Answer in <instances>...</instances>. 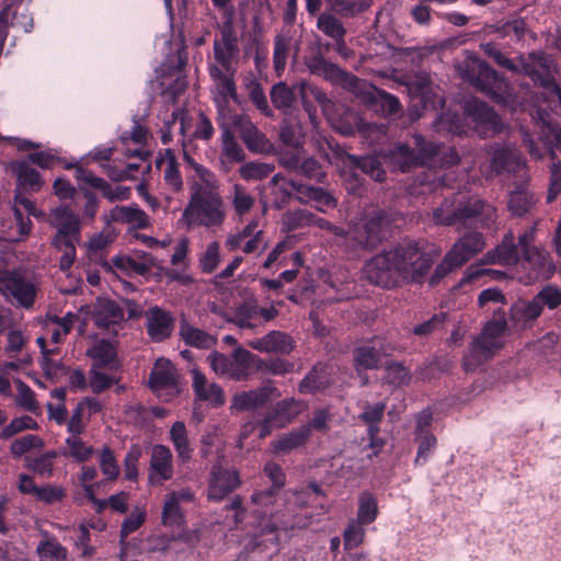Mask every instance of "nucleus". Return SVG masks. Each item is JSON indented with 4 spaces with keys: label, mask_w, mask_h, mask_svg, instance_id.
Here are the masks:
<instances>
[{
    "label": "nucleus",
    "mask_w": 561,
    "mask_h": 561,
    "mask_svg": "<svg viewBox=\"0 0 561 561\" xmlns=\"http://www.w3.org/2000/svg\"><path fill=\"white\" fill-rule=\"evenodd\" d=\"M458 71L462 79L494 102L510 107L513 112L529 111L536 133L539 134V139L551 158H554V150L561 151V129L551 121L546 110L537 106L534 111L533 107L528 108L526 104L518 102L517 98L510 92L508 84L484 61L473 54H468L459 64Z\"/></svg>",
    "instance_id": "obj_1"
},
{
    "label": "nucleus",
    "mask_w": 561,
    "mask_h": 561,
    "mask_svg": "<svg viewBox=\"0 0 561 561\" xmlns=\"http://www.w3.org/2000/svg\"><path fill=\"white\" fill-rule=\"evenodd\" d=\"M432 263L430 253L409 242L375 255L365 263L363 274L371 284L392 288L405 282H419Z\"/></svg>",
    "instance_id": "obj_2"
},
{
    "label": "nucleus",
    "mask_w": 561,
    "mask_h": 561,
    "mask_svg": "<svg viewBox=\"0 0 561 561\" xmlns=\"http://www.w3.org/2000/svg\"><path fill=\"white\" fill-rule=\"evenodd\" d=\"M414 142L417 153L411 151L405 145H398L392 150L382 154V163L393 170L405 172L413 167L423 165L432 159L435 160V158L440 153L444 156V163L446 164H455L459 160V157L454 149H442L433 144H426L420 135L414 136ZM347 160L352 167L359 168L375 181H383L385 170L381 167V160L379 157L367 156L357 158L355 156H347Z\"/></svg>",
    "instance_id": "obj_3"
},
{
    "label": "nucleus",
    "mask_w": 561,
    "mask_h": 561,
    "mask_svg": "<svg viewBox=\"0 0 561 561\" xmlns=\"http://www.w3.org/2000/svg\"><path fill=\"white\" fill-rule=\"evenodd\" d=\"M264 472L273 482V486L265 491H255L251 496V513L256 519L260 535H272L268 539L276 542L274 533L277 529L304 527L305 524L286 518V493L278 496L277 492L285 484V473L279 465L270 461L264 466Z\"/></svg>",
    "instance_id": "obj_4"
},
{
    "label": "nucleus",
    "mask_w": 561,
    "mask_h": 561,
    "mask_svg": "<svg viewBox=\"0 0 561 561\" xmlns=\"http://www.w3.org/2000/svg\"><path fill=\"white\" fill-rule=\"evenodd\" d=\"M490 164L481 170L486 178L507 173L518 178L519 182L510 194L508 209L514 216H523L536 204L534 194L527 188L529 180L526 159L515 145L494 144L488 147Z\"/></svg>",
    "instance_id": "obj_5"
},
{
    "label": "nucleus",
    "mask_w": 561,
    "mask_h": 561,
    "mask_svg": "<svg viewBox=\"0 0 561 561\" xmlns=\"http://www.w3.org/2000/svg\"><path fill=\"white\" fill-rule=\"evenodd\" d=\"M12 171L16 176L13 207L16 227L14 230L4 232L2 238L10 242H18L31 232L32 222L28 216L42 215L25 194L38 192L44 182L39 173L26 160L12 163Z\"/></svg>",
    "instance_id": "obj_6"
},
{
    "label": "nucleus",
    "mask_w": 561,
    "mask_h": 561,
    "mask_svg": "<svg viewBox=\"0 0 561 561\" xmlns=\"http://www.w3.org/2000/svg\"><path fill=\"white\" fill-rule=\"evenodd\" d=\"M497 211L494 206L485 201L467 196L461 192L446 197L442 205L434 209L433 220L442 226H466L471 220H477L482 227H490L495 222Z\"/></svg>",
    "instance_id": "obj_7"
},
{
    "label": "nucleus",
    "mask_w": 561,
    "mask_h": 561,
    "mask_svg": "<svg viewBox=\"0 0 561 561\" xmlns=\"http://www.w3.org/2000/svg\"><path fill=\"white\" fill-rule=\"evenodd\" d=\"M507 322L503 311L494 312L493 319L486 322L477 336L469 353L463 357L466 371L476 370L484 360L491 358L505 343Z\"/></svg>",
    "instance_id": "obj_8"
},
{
    "label": "nucleus",
    "mask_w": 561,
    "mask_h": 561,
    "mask_svg": "<svg viewBox=\"0 0 561 561\" xmlns=\"http://www.w3.org/2000/svg\"><path fill=\"white\" fill-rule=\"evenodd\" d=\"M49 222L56 229L53 245L62 251L59 266L61 271L66 272L76 259V245L80 241L81 222L76 214L64 206L51 210Z\"/></svg>",
    "instance_id": "obj_9"
},
{
    "label": "nucleus",
    "mask_w": 561,
    "mask_h": 561,
    "mask_svg": "<svg viewBox=\"0 0 561 561\" xmlns=\"http://www.w3.org/2000/svg\"><path fill=\"white\" fill-rule=\"evenodd\" d=\"M225 219L226 210L220 193L191 195L181 218L187 229L198 226L206 228L219 227Z\"/></svg>",
    "instance_id": "obj_10"
},
{
    "label": "nucleus",
    "mask_w": 561,
    "mask_h": 561,
    "mask_svg": "<svg viewBox=\"0 0 561 561\" xmlns=\"http://www.w3.org/2000/svg\"><path fill=\"white\" fill-rule=\"evenodd\" d=\"M485 247L480 232H470L461 237L446 253L444 260L436 266L432 283L444 277L455 268L460 267Z\"/></svg>",
    "instance_id": "obj_11"
},
{
    "label": "nucleus",
    "mask_w": 561,
    "mask_h": 561,
    "mask_svg": "<svg viewBox=\"0 0 561 561\" xmlns=\"http://www.w3.org/2000/svg\"><path fill=\"white\" fill-rule=\"evenodd\" d=\"M255 359V355L242 347L236 348L230 356L217 352L208 356L210 367L217 375L234 380L248 379Z\"/></svg>",
    "instance_id": "obj_12"
},
{
    "label": "nucleus",
    "mask_w": 561,
    "mask_h": 561,
    "mask_svg": "<svg viewBox=\"0 0 561 561\" xmlns=\"http://www.w3.org/2000/svg\"><path fill=\"white\" fill-rule=\"evenodd\" d=\"M0 293L16 306L31 308L34 305L37 288L33 280L20 271L0 270Z\"/></svg>",
    "instance_id": "obj_13"
},
{
    "label": "nucleus",
    "mask_w": 561,
    "mask_h": 561,
    "mask_svg": "<svg viewBox=\"0 0 561 561\" xmlns=\"http://www.w3.org/2000/svg\"><path fill=\"white\" fill-rule=\"evenodd\" d=\"M213 80L214 101L219 117H226L232 113L230 104L238 102L237 88L234 83L236 69H218L208 67Z\"/></svg>",
    "instance_id": "obj_14"
},
{
    "label": "nucleus",
    "mask_w": 561,
    "mask_h": 561,
    "mask_svg": "<svg viewBox=\"0 0 561 561\" xmlns=\"http://www.w3.org/2000/svg\"><path fill=\"white\" fill-rule=\"evenodd\" d=\"M149 386L159 398L165 401L180 392L179 376L170 360L165 358L156 360L150 374Z\"/></svg>",
    "instance_id": "obj_15"
},
{
    "label": "nucleus",
    "mask_w": 561,
    "mask_h": 561,
    "mask_svg": "<svg viewBox=\"0 0 561 561\" xmlns=\"http://www.w3.org/2000/svg\"><path fill=\"white\" fill-rule=\"evenodd\" d=\"M465 113L482 137H488L489 133L497 134L505 127L499 115L486 103L477 99L466 102Z\"/></svg>",
    "instance_id": "obj_16"
},
{
    "label": "nucleus",
    "mask_w": 561,
    "mask_h": 561,
    "mask_svg": "<svg viewBox=\"0 0 561 561\" xmlns=\"http://www.w3.org/2000/svg\"><path fill=\"white\" fill-rule=\"evenodd\" d=\"M481 48L485 55L493 58V60L501 67H504L508 70L523 72L528 76L535 83L540 85V79L538 78V73L542 72V68L539 64H535L531 60L534 55H542L548 57L546 54L541 51H534L528 55V57L520 56L518 61L515 62L512 59L507 58L504 54H502L494 44L485 43L481 45Z\"/></svg>",
    "instance_id": "obj_17"
},
{
    "label": "nucleus",
    "mask_w": 561,
    "mask_h": 561,
    "mask_svg": "<svg viewBox=\"0 0 561 561\" xmlns=\"http://www.w3.org/2000/svg\"><path fill=\"white\" fill-rule=\"evenodd\" d=\"M238 54V39L232 30L231 23L224 24L220 31V38L214 42V59L208 67L218 69H236L233 60Z\"/></svg>",
    "instance_id": "obj_18"
},
{
    "label": "nucleus",
    "mask_w": 561,
    "mask_h": 561,
    "mask_svg": "<svg viewBox=\"0 0 561 561\" xmlns=\"http://www.w3.org/2000/svg\"><path fill=\"white\" fill-rule=\"evenodd\" d=\"M519 266L525 272V283H531L540 277L548 278L556 270L548 252L537 247H533L531 250L523 253Z\"/></svg>",
    "instance_id": "obj_19"
},
{
    "label": "nucleus",
    "mask_w": 561,
    "mask_h": 561,
    "mask_svg": "<svg viewBox=\"0 0 561 561\" xmlns=\"http://www.w3.org/2000/svg\"><path fill=\"white\" fill-rule=\"evenodd\" d=\"M178 119H180V131L185 138L209 140L214 135L215 130L210 119L202 112L195 117H187L185 112L173 111L172 121L167 122L168 128Z\"/></svg>",
    "instance_id": "obj_20"
},
{
    "label": "nucleus",
    "mask_w": 561,
    "mask_h": 561,
    "mask_svg": "<svg viewBox=\"0 0 561 561\" xmlns=\"http://www.w3.org/2000/svg\"><path fill=\"white\" fill-rule=\"evenodd\" d=\"M174 472L173 455L169 447L158 444L152 447L148 480L151 485H162L172 479Z\"/></svg>",
    "instance_id": "obj_21"
},
{
    "label": "nucleus",
    "mask_w": 561,
    "mask_h": 561,
    "mask_svg": "<svg viewBox=\"0 0 561 561\" xmlns=\"http://www.w3.org/2000/svg\"><path fill=\"white\" fill-rule=\"evenodd\" d=\"M239 484L240 479L236 470L224 468L220 463H216L211 469L208 499L211 501H221Z\"/></svg>",
    "instance_id": "obj_22"
},
{
    "label": "nucleus",
    "mask_w": 561,
    "mask_h": 561,
    "mask_svg": "<svg viewBox=\"0 0 561 561\" xmlns=\"http://www.w3.org/2000/svg\"><path fill=\"white\" fill-rule=\"evenodd\" d=\"M75 175L80 183H84L90 187L100 190L103 196L110 202L126 201L130 197V187L123 185L112 186L102 178L96 176L91 171L81 167L76 168Z\"/></svg>",
    "instance_id": "obj_23"
},
{
    "label": "nucleus",
    "mask_w": 561,
    "mask_h": 561,
    "mask_svg": "<svg viewBox=\"0 0 561 561\" xmlns=\"http://www.w3.org/2000/svg\"><path fill=\"white\" fill-rule=\"evenodd\" d=\"M280 392L272 386L261 387L250 391L237 393L232 398V411L256 410L266 404L271 398H278Z\"/></svg>",
    "instance_id": "obj_24"
},
{
    "label": "nucleus",
    "mask_w": 561,
    "mask_h": 561,
    "mask_svg": "<svg viewBox=\"0 0 561 561\" xmlns=\"http://www.w3.org/2000/svg\"><path fill=\"white\" fill-rule=\"evenodd\" d=\"M385 218L381 211H377L369 219L356 224L350 232L352 238L363 248L375 247L382 238Z\"/></svg>",
    "instance_id": "obj_25"
},
{
    "label": "nucleus",
    "mask_w": 561,
    "mask_h": 561,
    "mask_svg": "<svg viewBox=\"0 0 561 561\" xmlns=\"http://www.w3.org/2000/svg\"><path fill=\"white\" fill-rule=\"evenodd\" d=\"M81 313H91L95 325L100 328H110L121 323L124 320V310L114 301L108 299H98L93 308L84 307Z\"/></svg>",
    "instance_id": "obj_26"
},
{
    "label": "nucleus",
    "mask_w": 561,
    "mask_h": 561,
    "mask_svg": "<svg viewBox=\"0 0 561 561\" xmlns=\"http://www.w3.org/2000/svg\"><path fill=\"white\" fill-rule=\"evenodd\" d=\"M233 130L240 134L242 140L251 151L263 152L268 148L265 136L245 116L230 114Z\"/></svg>",
    "instance_id": "obj_27"
},
{
    "label": "nucleus",
    "mask_w": 561,
    "mask_h": 561,
    "mask_svg": "<svg viewBox=\"0 0 561 561\" xmlns=\"http://www.w3.org/2000/svg\"><path fill=\"white\" fill-rule=\"evenodd\" d=\"M106 224L123 222L135 229H145L150 226L148 215L136 204L128 206H115L108 213L103 215Z\"/></svg>",
    "instance_id": "obj_28"
},
{
    "label": "nucleus",
    "mask_w": 561,
    "mask_h": 561,
    "mask_svg": "<svg viewBox=\"0 0 561 561\" xmlns=\"http://www.w3.org/2000/svg\"><path fill=\"white\" fill-rule=\"evenodd\" d=\"M248 345L261 353L289 354L294 350V341L285 332L271 331L262 337L253 339Z\"/></svg>",
    "instance_id": "obj_29"
},
{
    "label": "nucleus",
    "mask_w": 561,
    "mask_h": 561,
    "mask_svg": "<svg viewBox=\"0 0 561 561\" xmlns=\"http://www.w3.org/2000/svg\"><path fill=\"white\" fill-rule=\"evenodd\" d=\"M515 237L512 231L507 232L501 243L489 251L482 259L483 264H500L505 266L519 265L522 259L518 256Z\"/></svg>",
    "instance_id": "obj_30"
},
{
    "label": "nucleus",
    "mask_w": 561,
    "mask_h": 561,
    "mask_svg": "<svg viewBox=\"0 0 561 561\" xmlns=\"http://www.w3.org/2000/svg\"><path fill=\"white\" fill-rule=\"evenodd\" d=\"M147 332L152 341L160 342L171 335L174 319L169 311L152 307L146 312Z\"/></svg>",
    "instance_id": "obj_31"
},
{
    "label": "nucleus",
    "mask_w": 561,
    "mask_h": 561,
    "mask_svg": "<svg viewBox=\"0 0 561 561\" xmlns=\"http://www.w3.org/2000/svg\"><path fill=\"white\" fill-rule=\"evenodd\" d=\"M185 161L192 167L196 174L191 186V195H211L219 193V181L217 176L204 165L195 162L187 153H184Z\"/></svg>",
    "instance_id": "obj_32"
},
{
    "label": "nucleus",
    "mask_w": 561,
    "mask_h": 561,
    "mask_svg": "<svg viewBox=\"0 0 561 561\" xmlns=\"http://www.w3.org/2000/svg\"><path fill=\"white\" fill-rule=\"evenodd\" d=\"M0 333L5 336L4 353L12 357L21 354L30 341L26 328L21 324L0 322Z\"/></svg>",
    "instance_id": "obj_33"
},
{
    "label": "nucleus",
    "mask_w": 561,
    "mask_h": 561,
    "mask_svg": "<svg viewBox=\"0 0 561 561\" xmlns=\"http://www.w3.org/2000/svg\"><path fill=\"white\" fill-rule=\"evenodd\" d=\"M193 374V389L199 400H204L214 407L222 405L225 402V394L222 389L213 382H208L206 377L197 369L192 370Z\"/></svg>",
    "instance_id": "obj_34"
},
{
    "label": "nucleus",
    "mask_w": 561,
    "mask_h": 561,
    "mask_svg": "<svg viewBox=\"0 0 561 561\" xmlns=\"http://www.w3.org/2000/svg\"><path fill=\"white\" fill-rule=\"evenodd\" d=\"M321 77L334 84H340L347 88L355 94H359L362 89L367 88V83L357 79L355 76L342 70L339 66L329 62L327 64Z\"/></svg>",
    "instance_id": "obj_35"
},
{
    "label": "nucleus",
    "mask_w": 561,
    "mask_h": 561,
    "mask_svg": "<svg viewBox=\"0 0 561 561\" xmlns=\"http://www.w3.org/2000/svg\"><path fill=\"white\" fill-rule=\"evenodd\" d=\"M371 343L373 345H364L355 352L354 360L359 375L365 369L377 368L381 363V352L386 353L380 339H375Z\"/></svg>",
    "instance_id": "obj_36"
},
{
    "label": "nucleus",
    "mask_w": 561,
    "mask_h": 561,
    "mask_svg": "<svg viewBox=\"0 0 561 561\" xmlns=\"http://www.w3.org/2000/svg\"><path fill=\"white\" fill-rule=\"evenodd\" d=\"M310 437V426H300L275 439L271 446L274 454H288L306 444Z\"/></svg>",
    "instance_id": "obj_37"
},
{
    "label": "nucleus",
    "mask_w": 561,
    "mask_h": 561,
    "mask_svg": "<svg viewBox=\"0 0 561 561\" xmlns=\"http://www.w3.org/2000/svg\"><path fill=\"white\" fill-rule=\"evenodd\" d=\"M306 408L307 405L304 401L294 398L277 402L272 411L273 416L276 419V427L280 428L291 423Z\"/></svg>",
    "instance_id": "obj_38"
},
{
    "label": "nucleus",
    "mask_w": 561,
    "mask_h": 561,
    "mask_svg": "<svg viewBox=\"0 0 561 561\" xmlns=\"http://www.w3.org/2000/svg\"><path fill=\"white\" fill-rule=\"evenodd\" d=\"M156 165L163 171L164 181L172 190L179 191L182 187V176L175 161V156L171 149H165V151L157 158Z\"/></svg>",
    "instance_id": "obj_39"
},
{
    "label": "nucleus",
    "mask_w": 561,
    "mask_h": 561,
    "mask_svg": "<svg viewBox=\"0 0 561 561\" xmlns=\"http://www.w3.org/2000/svg\"><path fill=\"white\" fill-rule=\"evenodd\" d=\"M169 436L176 451L178 458L183 462L190 460L194 449L188 439L185 424L182 421H176L171 426Z\"/></svg>",
    "instance_id": "obj_40"
},
{
    "label": "nucleus",
    "mask_w": 561,
    "mask_h": 561,
    "mask_svg": "<svg viewBox=\"0 0 561 561\" xmlns=\"http://www.w3.org/2000/svg\"><path fill=\"white\" fill-rule=\"evenodd\" d=\"M331 368L327 365H316L313 369L299 383V392L312 393L328 387L331 381L329 375Z\"/></svg>",
    "instance_id": "obj_41"
},
{
    "label": "nucleus",
    "mask_w": 561,
    "mask_h": 561,
    "mask_svg": "<svg viewBox=\"0 0 561 561\" xmlns=\"http://www.w3.org/2000/svg\"><path fill=\"white\" fill-rule=\"evenodd\" d=\"M542 310L538 302L533 298L531 300H519L511 308V319L514 323L526 327L536 320Z\"/></svg>",
    "instance_id": "obj_42"
},
{
    "label": "nucleus",
    "mask_w": 561,
    "mask_h": 561,
    "mask_svg": "<svg viewBox=\"0 0 561 561\" xmlns=\"http://www.w3.org/2000/svg\"><path fill=\"white\" fill-rule=\"evenodd\" d=\"M87 354L93 360L95 367L114 368L116 365V350L115 346L104 340H100L91 346Z\"/></svg>",
    "instance_id": "obj_43"
},
{
    "label": "nucleus",
    "mask_w": 561,
    "mask_h": 561,
    "mask_svg": "<svg viewBox=\"0 0 561 561\" xmlns=\"http://www.w3.org/2000/svg\"><path fill=\"white\" fill-rule=\"evenodd\" d=\"M302 195L297 197V201L304 204L313 203L314 207L322 213L336 206V201L323 188L307 186L300 188Z\"/></svg>",
    "instance_id": "obj_44"
},
{
    "label": "nucleus",
    "mask_w": 561,
    "mask_h": 561,
    "mask_svg": "<svg viewBox=\"0 0 561 561\" xmlns=\"http://www.w3.org/2000/svg\"><path fill=\"white\" fill-rule=\"evenodd\" d=\"M311 491L316 495H322V490L320 485L316 482H310L305 490L298 492V491H288L286 492V507H285V514L286 518L289 520H296L295 511L297 507H301L307 504V495L308 492ZM300 524H302L300 520H298ZM305 525L307 523H304Z\"/></svg>",
    "instance_id": "obj_45"
},
{
    "label": "nucleus",
    "mask_w": 561,
    "mask_h": 561,
    "mask_svg": "<svg viewBox=\"0 0 561 561\" xmlns=\"http://www.w3.org/2000/svg\"><path fill=\"white\" fill-rule=\"evenodd\" d=\"M219 124L222 129V151L231 160L239 161L243 157V152L237 140L234 139L230 115L219 117Z\"/></svg>",
    "instance_id": "obj_46"
},
{
    "label": "nucleus",
    "mask_w": 561,
    "mask_h": 561,
    "mask_svg": "<svg viewBox=\"0 0 561 561\" xmlns=\"http://www.w3.org/2000/svg\"><path fill=\"white\" fill-rule=\"evenodd\" d=\"M360 93L366 96V101L377 102L385 115H393L400 111L399 100L387 92L374 90L373 87L367 84V88L362 89Z\"/></svg>",
    "instance_id": "obj_47"
},
{
    "label": "nucleus",
    "mask_w": 561,
    "mask_h": 561,
    "mask_svg": "<svg viewBox=\"0 0 561 561\" xmlns=\"http://www.w3.org/2000/svg\"><path fill=\"white\" fill-rule=\"evenodd\" d=\"M317 25L321 32L334 39L337 46L344 45L345 28L336 18L329 13H322L318 18Z\"/></svg>",
    "instance_id": "obj_48"
},
{
    "label": "nucleus",
    "mask_w": 561,
    "mask_h": 561,
    "mask_svg": "<svg viewBox=\"0 0 561 561\" xmlns=\"http://www.w3.org/2000/svg\"><path fill=\"white\" fill-rule=\"evenodd\" d=\"M180 334L186 344L198 348H209L215 344V339L210 334L188 323L181 324Z\"/></svg>",
    "instance_id": "obj_49"
},
{
    "label": "nucleus",
    "mask_w": 561,
    "mask_h": 561,
    "mask_svg": "<svg viewBox=\"0 0 561 561\" xmlns=\"http://www.w3.org/2000/svg\"><path fill=\"white\" fill-rule=\"evenodd\" d=\"M231 204L239 217L249 214L255 204V198L241 184H234L231 190Z\"/></svg>",
    "instance_id": "obj_50"
},
{
    "label": "nucleus",
    "mask_w": 561,
    "mask_h": 561,
    "mask_svg": "<svg viewBox=\"0 0 561 561\" xmlns=\"http://www.w3.org/2000/svg\"><path fill=\"white\" fill-rule=\"evenodd\" d=\"M121 139L126 145L129 141H131L135 145V148H133V149L128 148L127 149V156L138 157L141 160L145 159V157L147 154V151L144 149V145H145L146 139H147V130L142 126L136 124L134 126L131 133L130 134H123L121 136Z\"/></svg>",
    "instance_id": "obj_51"
},
{
    "label": "nucleus",
    "mask_w": 561,
    "mask_h": 561,
    "mask_svg": "<svg viewBox=\"0 0 561 561\" xmlns=\"http://www.w3.org/2000/svg\"><path fill=\"white\" fill-rule=\"evenodd\" d=\"M39 561H66L67 550L56 539H46L36 548Z\"/></svg>",
    "instance_id": "obj_52"
},
{
    "label": "nucleus",
    "mask_w": 561,
    "mask_h": 561,
    "mask_svg": "<svg viewBox=\"0 0 561 561\" xmlns=\"http://www.w3.org/2000/svg\"><path fill=\"white\" fill-rule=\"evenodd\" d=\"M378 515V506L375 496L364 492L358 499V512L356 522L367 525L371 524Z\"/></svg>",
    "instance_id": "obj_53"
},
{
    "label": "nucleus",
    "mask_w": 561,
    "mask_h": 561,
    "mask_svg": "<svg viewBox=\"0 0 561 561\" xmlns=\"http://www.w3.org/2000/svg\"><path fill=\"white\" fill-rule=\"evenodd\" d=\"M65 456L73 458L76 461L83 462L93 455V448L87 445L79 435H70L66 439Z\"/></svg>",
    "instance_id": "obj_54"
},
{
    "label": "nucleus",
    "mask_w": 561,
    "mask_h": 561,
    "mask_svg": "<svg viewBox=\"0 0 561 561\" xmlns=\"http://www.w3.org/2000/svg\"><path fill=\"white\" fill-rule=\"evenodd\" d=\"M385 412L383 403H376L374 405H368L364 412L360 414V419L368 425V434L371 439V446L376 447V435L379 431L378 424L381 421Z\"/></svg>",
    "instance_id": "obj_55"
},
{
    "label": "nucleus",
    "mask_w": 561,
    "mask_h": 561,
    "mask_svg": "<svg viewBox=\"0 0 561 561\" xmlns=\"http://www.w3.org/2000/svg\"><path fill=\"white\" fill-rule=\"evenodd\" d=\"M259 317V305L254 301L242 304L234 313V323L241 329H255Z\"/></svg>",
    "instance_id": "obj_56"
},
{
    "label": "nucleus",
    "mask_w": 561,
    "mask_h": 561,
    "mask_svg": "<svg viewBox=\"0 0 561 561\" xmlns=\"http://www.w3.org/2000/svg\"><path fill=\"white\" fill-rule=\"evenodd\" d=\"M221 260L220 244L217 241L209 242L198 256V265L203 273H213Z\"/></svg>",
    "instance_id": "obj_57"
},
{
    "label": "nucleus",
    "mask_w": 561,
    "mask_h": 561,
    "mask_svg": "<svg viewBox=\"0 0 561 561\" xmlns=\"http://www.w3.org/2000/svg\"><path fill=\"white\" fill-rule=\"evenodd\" d=\"M161 519L164 526H180L183 523L184 516L181 511V504L175 500L174 495H165Z\"/></svg>",
    "instance_id": "obj_58"
},
{
    "label": "nucleus",
    "mask_w": 561,
    "mask_h": 561,
    "mask_svg": "<svg viewBox=\"0 0 561 561\" xmlns=\"http://www.w3.org/2000/svg\"><path fill=\"white\" fill-rule=\"evenodd\" d=\"M271 185L273 186V193L279 195V198L284 201L291 195H296V198L299 195H302L300 188H305V185L298 184L295 181L287 180L285 176L280 174H275L271 181Z\"/></svg>",
    "instance_id": "obj_59"
},
{
    "label": "nucleus",
    "mask_w": 561,
    "mask_h": 561,
    "mask_svg": "<svg viewBox=\"0 0 561 561\" xmlns=\"http://www.w3.org/2000/svg\"><path fill=\"white\" fill-rule=\"evenodd\" d=\"M332 11L343 16H353L369 7L367 0H328Z\"/></svg>",
    "instance_id": "obj_60"
},
{
    "label": "nucleus",
    "mask_w": 561,
    "mask_h": 561,
    "mask_svg": "<svg viewBox=\"0 0 561 561\" xmlns=\"http://www.w3.org/2000/svg\"><path fill=\"white\" fill-rule=\"evenodd\" d=\"M290 41L284 35L275 37L273 62L277 76H282L285 70Z\"/></svg>",
    "instance_id": "obj_61"
},
{
    "label": "nucleus",
    "mask_w": 561,
    "mask_h": 561,
    "mask_svg": "<svg viewBox=\"0 0 561 561\" xmlns=\"http://www.w3.org/2000/svg\"><path fill=\"white\" fill-rule=\"evenodd\" d=\"M271 99L275 107L287 110L295 101V92L286 83L279 82L272 88Z\"/></svg>",
    "instance_id": "obj_62"
},
{
    "label": "nucleus",
    "mask_w": 561,
    "mask_h": 561,
    "mask_svg": "<svg viewBox=\"0 0 561 561\" xmlns=\"http://www.w3.org/2000/svg\"><path fill=\"white\" fill-rule=\"evenodd\" d=\"M312 213L306 209H295L286 211L283 216V226L287 231L296 230L310 226Z\"/></svg>",
    "instance_id": "obj_63"
},
{
    "label": "nucleus",
    "mask_w": 561,
    "mask_h": 561,
    "mask_svg": "<svg viewBox=\"0 0 561 561\" xmlns=\"http://www.w3.org/2000/svg\"><path fill=\"white\" fill-rule=\"evenodd\" d=\"M274 170V167L263 162H248L240 168V175L247 181H257L267 178Z\"/></svg>",
    "instance_id": "obj_64"
}]
</instances>
